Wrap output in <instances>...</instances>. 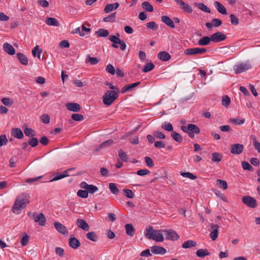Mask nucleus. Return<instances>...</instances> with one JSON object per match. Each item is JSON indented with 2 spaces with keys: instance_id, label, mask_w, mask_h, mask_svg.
Instances as JSON below:
<instances>
[{
  "instance_id": "1",
  "label": "nucleus",
  "mask_w": 260,
  "mask_h": 260,
  "mask_svg": "<svg viewBox=\"0 0 260 260\" xmlns=\"http://www.w3.org/2000/svg\"><path fill=\"white\" fill-rule=\"evenodd\" d=\"M29 196L28 193H22L18 196L12 208L13 213L18 214L29 203Z\"/></svg>"
},
{
  "instance_id": "2",
  "label": "nucleus",
  "mask_w": 260,
  "mask_h": 260,
  "mask_svg": "<svg viewBox=\"0 0 260 260\" xmlns=\"http://www.w3.org/2000/svg\"><path fill=\"white\" fill-rule=\"evenodd\" d=\"M145 237L148 239H152L156 242H163L162 230H155L152 226H149L145 231Z\"/></svg>"
},
{
  "instance_id": "3",
  "label": "nucleus",
  "mask_w": 260,
  "mask_h": 260,
  "mask_svg": "<svg viewBox=\"0 0 260 260\" xmlns=\"http://www.w3.org/2000/svg\"><path fill=\"white\" fill-rule=\"evenodd\" d=\"M145 237L148 239H152L156 242H163L162 230H155L152 226H149L145 231Z\"/></svg>"
},
{
  "instance_id": "4",
  "label": "nucleus",
  "mask_w": 260,
  "mask_h": 260,
  "mask_svg": "<svg viewBox=\"0 0 260 260\" xmlns=\"http://www.w3.org/2000/svg\"><path fill=\"white\" fill-rule=\"evenodd\" d=\"M145 237L148 239H152L156 242H163L162 230H155L152 226H149L145 231Z\"/></svg>"
},
{
  "instance_id": "5",
  "label": "nucleus",
  "mask_w": 260,
  "mask_h": 260,
  "mask_svg": "<svg viewBox=\"0 0 260 260\" xmlns=\"http://www.w3.org/2000/svg\"><path fill=\"white\" fill-rule=\"evenodd\" d=\"M116 91H107L103 96V101L104 104L109 106L118 98V94Z\"/></svg>"
},
{
  "instance_id": "6",
  "label": "nucleus",
  "mask_w": 260,
  "mask_h": 260,
  "mask_svg": "<svg viewBox=\"0 0 260 260\" xmlns=\"http://www.w3.org/2000/svg\"><path fill=\"white\" fill-rule=\"evenodd\" d=\"M251 66L249 62H241L236 64L234 67V70L236 74H240L251 69Z\"/></svg>"
},
{
  "instance_id": "7",
  "label": "nucleus",
  "mask_w": 260,
  "mask_h": 260,
  "mask_svg": "<svg viewBox=\"0 0 260 260\" xmlns=\"http://www.w3.org/2000/svg\"><path fill=\"white\" fill-rule=\"evenodd\" d=\"M206 51L207 49L206 48H192L185 49L184 54L186 55H196L202 54Z\"/></svg>"
},
{
  "instance_id": "8",
  "label": "nucleus",
  "mask_w": 260,
  "mask_h": 260,
  "mask_svg": "<svg viewBox=\"0 0 260 260\" xmlns=\"http://www.w3.org/2000/svg\"><path fill=\"white\" fill-rule=\"evenodd\" d=\"M163 233L165 235L167 240L175 241L179 238L178 234L174 230L172 229L164 230H162V234Z\"/></svg>"
},
{
  "instance_id": "9",
  "label": "nucleus",
  "mask_w": 260,
  "mask_h": 260,
  "mask_svg": "<svg viewBox=\"0 0 260 260\" xmlns=\"http://www.w3.org/2000/svg\"><path fill=\"white\" fill-rule=\"evenodd\" d=\"M242 201L245 205L250 208H254L257 207V204L256 200L251 196H244Z\"/></svg>"
},
{
  "instance_id": "10",
  "label": "nucleus",
  "mask_w": 260,
  "mask_h": 260,
  "mask_svg": "<svg viewBox=\"0 0 260 260\" xmlns=\"http://www.w3.org/2000/svg\"><path fill=\"white\" fill-rule=\"evenodd\" d=\"M32 216L33 219L36 222L38 223L41 226H44L45 225L46 218L44 214L42 213L38 214L37 213L35 212Z\"/></svg>"
},
{
  "instance_id": "11",
  "label": "nucleus",
  "mask_w": 260,
  "mask_h": 260,
  "mask_svg": "<svg viewBox=\"0 0 260 260\" xmlns=\"http://www.w3.org/2000/svg\"><path fill=\"white\" fill-rule=\"evenodd\" d=\"M210 228L211 231L210 237L213 241H215L218 237L219 227L217 224L211 223Z\"/></svg>"
},
{
  "instance_id": "12",
  "label": "nucleus",
  "mask_w": 260,
  "mask_h": 260,
  "mask_svg": "<svg viewBox=\"0 0 260 260\" xmlns=\"http://www.w3.org/2000/svg\"><path fill=\"white\" fill-rule=\"evenodd\" d=\"M212 41L217 43L226 39V36L220 31H217L211 36Z\"/></svg>"
},
{
  "instance_id": "13",
  "label": "nucleus",
  "mask_w": 260,
  "mask_h": 260,
  "mask_svg": "<svg viewBox=\"0 0 260 260\" xmlns=\"http://www.w3.org/2000/svg\"><path fill=\"white\" fill-rule=\"evenodd\" d=\"M244 150L242 144L237 143L231 145V153L233 154L239 155L242 153Z\"/></svg>"
},
{
  "instance_id": "14",
  "label": "nucleus",
  "mask_w": 260,
  "mask_h": 260,
  "mask_svg": "<svg viewBox=\"0 0 260 260\" xmlns=\"http://www.w3.org/2000/svg\"><path fill=\"white\" fill-rule=\"evenodd\" d=\"M188 136L189 137L192 138L194 137V134H199L200 133V128L195 124H188Z\"/></svg>"
},
{
  "instance_id": "15",
  "label": "nucleus",
  "mask_w": 260,
  "mask_h": 260,
  "mask_svg": "<svg viewBox=\"0 0 260 260\" xmlns=\"http://www.w3.org/2000/svg\"><path fill=\"white\" fill-rule=\"evenodd\" d=\"M54 225L56 230L60 234L66 235L68 234V231L66 227L61 223L55 221L54 222Z\"/></svg>"
},
{
  "instance_id": "16",
  "label": "nucleus",
  "mask_w": 260,
  "mask_h": 260,
  "mask_svg": "<svg viewBox=\"0 0 260 260\" xmlns=\"http://www.w3.org/2000/svg\"><path fill=\"white\" fill-rule=\"evenodd\" d=\"M66 107L70 111L79 112L81 110V107L78 103H67L66 104Z\"/></svg>"
},
{
  "instance_id": "17",
  "label": "nucleus",
  "mask_w": 260,
  "mask_h": 260,
  "mask_svg": "<svg viewBox=\"0 0 260 260\" xmlns=\"http://www.w3.org/2000/svg\"><path fill=\"white\" fill-rule=\"evenodd\" d=\"M151 252L155 254H165L167 252L166 249L161 246H153L151 247Z\"/></svg>"
},
{
  "instance_id": "18",
  "label": "nucleus",
  "mask_w": 260,
  "mask_h": 260,
  "mask_svg": "<svg viewBox=\"0 0 260 260\" xmlns=\"http://www.w3.org/2000/svg\"><path fill=\"white\" fill-rule=\"evenodd\" d=\"M178 4H179L181 8L186 12L191 13L192 12L191 7L188 4H185L182 0H174Z\"/></svg>"
},
{
  "instance_id": "19",
  "label": "nucleus",
  "mask_w": 260,
  "mask_h": 260,
  "mask_svg": "<svg viewBox=\"0 0 260 260\" xmlns=\"http://www.w3.org/2000/svg\"><path fill=\"white\" fill-rule=\"evenodd\" d=\"M76 224L79 228L82 229L83 231H88L89 230V226L88 223L83 219H78Z\"/></svg>"
},
{
  "instance_id": "20",
  "label": "nucleus",
  "mask_w": 260,
  "mask_h": 260,
  "mask_svg": "<svg viewBox=\"0 0 260 260\" xmlns=\"http://www.w3.org/2000/svg\"><path fill=\"white\" fill-rule=\"evenodd\" d=\"M73 169V168H70L68 169V170H66L63 174H56L54 175V177L50 181V182H53L55 181H57L60 179H61L66 177H68L69 176L68 174V172L70 171H71Z\"/></svg>"
},
{
  "instance_id": "21",
  "label": "nucleus",
  "mask_w": 260,
  "mask_h": 260,
  "mask_svg": "<svg viewBox=\"0 0 260 260\" xmlns=\"http://www.w3.org/2000/svg\"><path fill=\"white\" fill-rule=\"evenodd\" d=\"M140 82H137L131 84L127 85L126 86H124L121 90V92L122 93H125L128 91H132L134 88L137 87L138 85L140 84Z\"/></svg>"
},
{
  "instance_id": "22",
  "label": "nucleus",
  "mask_w": 260,
  "mask_h": 260,
  "mask_svg": "<svg viewBox=\"0 0 260 260\" xmlns=\"http://www.w3.org/2000/svg\"><path fill=\"white\" fill-rule=\"evenodd\" d=\"M12 135L19 139H22L24 137L22 131L19 128H13L11 130Z\"/></svg>"
},
{
  "instance_id": "23",
  "label": "nucleus",
  "mask_w": 260,
  "mask_h": 260,
  "mask_svg": "<svg viewBox=\"0 0 260 260\" xmlns=\"http://www.w3.org/2000/svg\"><path fill=\"white\" fill-rule=\"evenodd\" d=\"M4 50L10 55H14L15 53V50L12 45L8 43H4L3 45Z\"/></svg>"
},
{
  "instance_id": "24",
  "label": "nucleus",
  "mask_w": 260,
  "mask_h": 260,
  "mask_svg": "<svg viewBox=\"0 0 260 260\" xmlns=\"http://www.w3.org/2000/svg\"><path fill=\"white\" fill-rule=\"evenodd\" d=\"M214 6L216 8L217 11L222 15H226L227 11L224 6L218 1L214 2Z\"/></svg>"
},
{
  "instance_id": "25",
  "label": "nucleus",
  "mask_w": 260,
  "mask_h": 260,
  "mask_svg": "<svg viewBox=\"0 0 260 260\" xmlns=\"http://www.w3.org/2000/svg\"><path fill=\"white\" fill-rule=\"evenodd\" d=\"M161 21L166 25L170 27L174 28L175 27V24L173 20L168 16H162L161 17Z\"/></svg>"
},
{
  "instance_id": "26",
  "label": "nucleus",
  "mask_w": 260,
  "mask_h": 260,
  "mask_svg": "<svg viewBox=\"0 0 260 260\" xmlns=\"http://www.w3.org/2000/svg\"><path fill=\"white\" fill-rule=\"evenodd\" d=\"M211 41H212L211 37L204 36L199 40L198 44L200 46H206L209 45Z\"/></svg>"
},
{
  "instance_id": "27",
  "label": "nucleus",
  "mask_w": 260,
  "mask_h": 260,
  "mask_svg": "<svg viewBox=\"0 0 260 260\" xmlns=\"http://www.w3.org/2000/svg\"><path fill=\"white\" fill-rule=\"evenodd\" d=\"M69 245L73 249H77L80 246V242L76 238H71L69 239Z\"/></svg>"
},
{
  "instance_id": "28",
  "label": "nucleus",
  "mask_w": 260,
  "mask_h": 260,
  "mask_svg": "<svg viewBox=\"0 0 260 260\" xmlns=\"http://www.w3.org/2000/svg\"><path fill=\"white\" fill-rule=\"evenodd\" d=\"M158 58L162 61H166L170 59L171 55L166 51H161L157 54Z\"/></svg>"
},
{
  "instance_id": "29",
  "label": "nucleus",
  "mask_w": 260,
  "mask_h": 260,
  "mask_svg": "<svg viewBox=\"0 0 260 260\" xmlns=\"http://www.w3.org/2000/svg\"><path fill=\"white\" fill-rule=\"evenodd\" d=\"M17 56L18 59H19L20 62L24 66H26L28 64V58L27 56L22 53H17Z\"/></svg>"
},
{
  "instance_id": "30",
  "label": "nucleus",
  "mask_w": 260,
  "mask_h": 260,
  "mask_svg": "<svg viewBox=\"0 0 260 260\" xmlns=\"http://www.w3.org/2000/svg\"><path fill=\"white\" fill-rule=\"evenodd\" d=\"M126 233L128 236L133 237L135 234V229L132 223L126 224L125 225Z\"/></svg>"
},
{
  "instance_id": "31",
  "label": "nucleus",
  "mask_w": 260,
  "mask_h": 260,
  "mask_svg": "<svg viewBox=\"0 0 260 260\" xmlns=\"http://www.w3.org/2000/svg\"><path fill=\"white\" fill-rule=\"evenodd\" d=\"M46 23L48 25L58 26H59L58 21L55 18L48 17L46 21Z\"/></svg>"
},
{
  "instance_id": "32",
  "label": "nucleus",
  "mask_w": 260,
  "mask_h": 260,
  "mask_svg": "<svg viewBox=\"0 0 260 260\" xmlns=\"http://www.w3.org/2000/svg\"><path fill=\"white\" fill-rule=\"evenodd\" d=\"M113 143V140L112 139L108 140L100 144V145L97 148L96 151H100V150L111 146Z\"/></svg>"
},
{
  "instance_id": "33",
  "label": "nucleus",
  "mask_w": 260,
  "mask_h": 260,
  "mask_svg": "<svg viewBox=\"0 0 260 260\" xmlns=\"http://www.w3.org/2000/svg\"><path fill=\"white\" fill-rule=\"evenodd\" d=\"M210 252L206 249H200L196 252L197 255L201 258H203L205 256L209 255Z\"/></svg>"
},
{
  "instance_id": "34",
  "label": "nucleus",
  "mask_w": 260,
  "mask_h": 260,
  "mask_svg": "<svg viewBox=\"0 0 260 260\" xmlns=\"http://www.w3.org/2000/svg\"><path fill=\"white\" fill-rule=\"evenodd\" d=\"M197 243L193 240L185 241L182 245V247L184 249L189 248L196 246Z\"/></svg>"
},
{
  "instance_id": "35",
  "label": "nucleus",
  "mask_w": 260,
  "mask_h": 260,
  "mask_svg": "<svg viewBox=\"0 0 260 260\" xmlns=\"http://www.w3.org/2000/svg\"><path fill=\"white\" fill-rule=\"evenodd\" d=\"M100 60L97 57H91L90 55H87L86 56L85 60L86 62H90L91 65L96 64Z\"/></svg>"
},
{
  "instance_id": "36",
  "label": "nucleus",
  "mask_w": 260,
  "mask_h": 260,
  "mask_svg": "<svg viewBox=\"0 0 260 260\" xmlns=\"http://www.w3.org/2000/svg\"><path fill=\"white\" fill-rule=\"evenodd\" d=\"M86 237L88 239L93 242H96L98 240V237L94 232H90L86 234Z\"/></svg>"
},
{
  "instance_id": "37",
  "label": "nucleus",
  "mask_w": 260,
  "mask_h": 260,
  "mask_svg": "<svg viewBox=\"0 0 260 260\" xmlns=\"http://www.w3.org/2000/svg\"><path fill=\"white\" fill-rule=\"evenodd\" d=\"M195 4L196 6H197L198 8L200 10H202V11L208 13H210L211 12L210 9L207 6H206L204 4H203L202 3H196Z\"/></svg>"
},
{
  "instance_id": "38",
  "label": "nucleus",
  "mask_w": 260,
  "mask_h": 260,
  "mask_svg": "<svg viewBox=\"0 0 260 260\" xmlns=\"http://www.w3.org/2000/svg\"><path fill=\"white\" fill-rule=\"evenodd\" d=\"M216 184L219 188H222L223 190L228 188V184L225 180L217 179L216 180Z\"/></svg>"
},
{
  "instance_id": "39",
  "label": "nucleus",
  "mask_w": 260,
  "mask_h": 260,
  "mask_svg": "<svg viewBox=\"0 0 260 260\" xmlns=\"http://www.w3.org/2000/svg\"><path fill=\"white\" fill-rule=\"evenodd\" d=\"M99 37H106L109 35V31L106 29L101 28L99 29L98 31L95 32Z\"/></svg>"
},
{
  "instance_id": "40",
  "label": "nucleus",
  "mask_w": 260,
  "mask_h": 260,
  "mask_svg": "<svg viewBox=\"0 0 260 260\" xmlns=\"http://www.w3.org/2000/svg\"><path fill=\"white\" fill-rule=\"evenodd\" d=\"M42 53V50L39 48V46H36L32 50V54L34 57L36 56L38 58H40L41 54Z\"/></svg>"
},
{
  "instance_id": "41",
  "label": "nucleus",
  "mask_w": 260,
  "mask_h": 260,
  "mask_svg": "<svg viewBox=\"0 0 260 260\" xmlns=\"http://www.w3.org/2000/svg\"><path fill=\"white\" fill-rule=\"evenodd\" d=\"M171 136L174 140L178 143H181L183 141L182 136L177 132H173L171 134Z\"/></svg>"
},
{
  "instance_id": "42",
  "label": "nucleus",
  "mask_w": 260,
  "mask_h": 260,
  "mask_svg": "<svg viewBox=\"0 0 260 260\" xmlns=\"http://www.w3.org/2000/svg\"><path fill=\"white\" fill-rule=\"evenodd\" d=\"M222 158V155L218 152H214L212 154V160L214 162H219Z\"/></svg>"
},
{
  "instance_id": "43",
  "label": "nucleus",
  "mask_w": 260,
  "mask_h": 260,
  "mask_svg": "<svg viewBox=\"0 0 260 260\" xmlns=\"http://www.w3.org/2000/svg\"><path fill=\"white\" fill-rule=\"evenodd\" d=\"M109 189L113 194H118L119 193V190L117 187L115 183H110L109 184Z\"/></svg>"
},
{
  "instance_id": "44",
  "label": "nucleus",
  "mask_w": 260,
  "mask_h": 260,
  "mask_svg": "<svg viewBox=\"0 0 260 260\" xmlns=\"http://www.w3.org/2000/svg\"><path fill=\"white\" fill-rule=\"evenodd\" d=\"M142 6L143 9L149 12H151L153 11V6L147 2H144Z\"/></svg>"
},
{
  "instance_id": "45",
  "label": "nucleus",
  "mask_w": 260,
  "mask_h": 260,
  "mask_svg": "<svg viewBox=\"0 0 260 260\" xmlns=\"http://www.w3.org/2000/svg\"><path fill=\"white\" fill-rule=\"evenodd\" d=\"M154 65L153 63L149 62L146 63V64L144 66L143 72L144 73H147L151 70H152L154 68Z\"/></svg>"
},
{
  "instance_id": "46",
  "label": "nucleus",
  "mask_w": 260,
  "mask_h": 260,
  "mask_svg": "<svg viewBox=\"0 0 260 260\" xmlns=\"http://www.w3.org/2000/svg\"><path fill=\"white\" fill-rule=\"evenodd\" d=\"M116 19V13H114L109 15L108 16L103 18V21L106 22H113L115 21Z\"/></svg>"
},
{
  "instance_id": "47",
  "label": "nucleus",
  "mask_w": 260,
  "mask_h": 260,
  "mask_svg": "<svg viewBox=\"0 0 260 260\" xmlns=\"http://www.w3.org/2000/svg\"><path fill=\"white\" fill-rule=\"evenodd\" d=\"M25 135L29 137H33L35 136V132L31 128L26 127L24 129Z\"/></svg>"
},
{
  "instance_id": "48",
  "label": "nucleus",
  "mask_w": 260,
  "mask_h": 260,
  "mask_svg": "<svg viewBox=\"0 0 260 260\" xmlns=\"http://www.w3.org/2000/svg\"><path fill=\"white\" fill-rule=\"evenodd\" d=\"M118 155L120 159L123 161H127L128 160V157L126 153L122 149H120L118 151Z\"/></svg>"
},
{
  "instance_id": "49",
  "label": "nucleus",
  "mask_w": 260,
  "mask_h": 260,
  "mask_svg": "<svg viewBox=\"0 0 260 260\" xmlns=\"http://www.w3.org/2000/svg\"><path fill=\"white\" fill-rule=\"evenodd\" d=\"M161 127L164 129L165 130H166L169 132H173V127L171 123H167L165 122L162 125Z\"/></svg>"
},
{
  "instance_id": "50",
  "label": "nucleus",
  "mask_w": 260,
  "mask_h": 260,
  "mask_svg": "<svg viewBox=\"0 0 260 260\" xmlns=\"http://www.w3.org/2000/svg\"><path fill=\"white\" fill-rule=\"evenodd\" d=\"M2 103L7 107H10L13 104V101L8 98H4L2 99Z\"/></svg>"
},
{
  "instance_id": "51",
  "label": "nucleus",
  "mask_w": 260,
  "mask_h": 260,
  "mask_svg": "<svg viewBox=\"0 0 260 260\" xmlns=\"http://www.w3.org/2000/svg\"><path fill=\"white\" fill-rule=\"evenodd\" d=\"M242 167L244 170L252 171L253 167L247 161H243L242 162Z\"/></svg>"
},
{
  "instance_id": "52",
  "label": "nucleus",
  "mask_w": 260,
  "mask_h": 260,
  "mask_svg": "<svg viewBox=\"0 0 260 260\" xmlns=\"http://www.w3.org/2000/svg\"><path fill=\"white\" fill-rule=\"evenodd\" d=\"M77 194L80 198L85 199L87 198L88 196V192H87V190L80 189L78 191Z\"/></svg>"
},
{
  "instance_id": "53",
  "label": "nucleus",
  "mask_w": 260,
  "mask_h": 260,
  "mask_svg": "<svg viewBox=\"0 0 260 260\" xmlns=\"http://www.w3.org/2000/svg\"><path fill=\"white\" fill-rule=\"evenodd\" d=\"M181 175L183 177L188 178L192 180L196 179L197 178L196 175L189 172L181 173Z\"/></svg>"
},
{
  "instance_id": "54",
  "label": "nucleus",
  "mask_w": 260,
  "mask_h": 260,
  "mask_svg": "<svg viewBox=\"0 0 260 260\" xmlns=\"http://www.w3.org/2000/svg\"><path fill=\"white\" fill-rule=\"evenodd\" d=\"M41 121L45 124H48L50 122V117L49 115L44 114L40 117Z\"/></svg>"
},
{
  "instance_id": "55",
  "label": "nucleus",
  "mask_w": 260,
  "mask_h": 260,
  "mask_svg": "<svg viewBox=\"0 0 260 260\" xmlns=\"http://www.w3.org/2000/svg\"><path fill=\"white\" fill-rule=\"evenodd\" d=\"M123 192L125 197L128 198L132 199L134 197V193L131 189H124Z\"/></svg>"
},
{
  "instance_id": "56",
  "label": "nucleus",
  "mask_w": 260,
  "mask_h": 260,
  "mask_svg": "<svg viewBox=\"0 0 260 260\" xmlns=\"http://www.w3.org/2000/svg\"><path fill=\"white\" fill-rule=\"evenodd\" d=\"M8 141V140L6 135L0 136V147L7 145Z\"/></svg>"
},
{
  "instance_id": "57",
  "label": "nucleus",
  "mask_w": 260,
  "mask_h": 260,
  "mask_svg": "<svg viewBox=\"0 0 260 260\" xmlns=\"http://www.w3.org/2000/svg\"><path fill=\"white\" fill-rule=\"evenodd\" d=\"M229 121L232 123L239 125L242 124L245 122L244 119H239L238 118H231Z\"/></svg>"
},
{
  "instance_id": "58",
  "label": "nucleus",
  "mask_w": 260,
  "mask_h": 260,
  "mask_svg": "<svg viewBox=\"0 0 260 260\" xmlns=\"http://www.w3.org/2000/svg\"><path fill=\"white\" fill-rule=\"evenodd\" d=\"M39 143L38 140L36 138H34V137H32V138L29 139L28 143L29 145H30L31 147H34L38 145Z\"/></svg>"
},
{
  "instance_id": "59",
  "label": "nucleus",
  "mask_w": 260,
  "mask_h": 260,
  "mask_svg": "<svg viewBox=\"0 0 260 260\" xmlns=\"http://www.w3.org/2000/svg\"><path fill=\"white\" fill-rule=\"evenodd\" d=\"M71 117L72 119L76 121H82L84 119V117L80 114H73Z\"/></svg>"
},
{
  "instance_id": "60",
  "label": "nucleus",
  "mask_w": 260,
  "mask_h": 260,
  "mask_svg": "<svg viewBox=\"0 0 260 260\" xmlns=\"http://www.w3.org/2000/svg\"><path fill=\"white\" fill-rule=\"evenodd\" d=\"M230 98L228 96L225 95L223 96L222 100V104L224 106L226 107H228L230 105Z\"/></svg>"
},
{
  "instance_id": "61",
  "label": "nucleus",
  "mask_w": 260,
  "mask_h": 260,
  "mask_svg": "<svg viewBox=\"0 0 260 260\" xmlns=\"http://www.w3.org/2000/svg\"><path fill=\"white\" fill-rule=\"evenodd\" d=\"M98 188L95 185H89L88 188L87 189V191L90 193H94L98 190Z\"/></svg>"
},
{
  "instance_id": "62",
  "label": "nucleus",
  "mask_w": 260,
  "mask_h": 260,
  "mask_svg": "<svg viewBox=\"0 0 260 260\" xmlns=\"http://www.w3.org/2000/svg\"><path fill=\"white\" fill-rule=\"evenodd\" d=\"M153 135L157 139H164L166 138L165 135L162 132L159 131L153 132Z\"/></svg>"
},
{
  "instance_id": "63",
  "label": "nucleus",
  "mask_w": 260,
  "mask_h": 260,
  "mask_svg": "<svg viewBox=\"0 0 260 260\" xmlns=\"http://www.w3.org/2000/svg\"><path fill=\"white\" fill-rule=\"evenodd\" d=\"M106 70L108 73L111 74L112 75H114L115 73V70L113 65L111 64H108L107 66Z\"/></svg>"
},
{
  "instance_id": "64",
  "label": "nucleus",
  "mask_w": 260,
  "mask_h": 260,
  "mask_svg": "<svg viewBox=\"0 0 260 260\" xmlns=\"http://www.w3.org/2000/svg\"><path fill=\"white\" fill-rule=\"evenodd\" d=\"M144 159L148 167H153L154 166L153 160L150 157L146 156Z\"/></svg>"
}]
</instances>
